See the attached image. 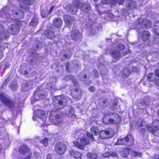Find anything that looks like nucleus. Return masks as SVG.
Here are the masks:
<instances>
[{
	"instance_id": "f257e3e1",
	"label": "nucleus",
	"mask_w": 159,
	"mask_h": 159,
	"mask_svg": "<svg viewBox=\"0 0 159 159\" xmlns=\"http://www.w3.org/2000/svg\"><path fill=\"white\" fill-rule=\"evenodd\" d=\"M67 100L66 98H61L60 96H58L53 98V104L55 110L52 111L49 114V118L52 125L57 124L61 120V116L58 112L56 111V110H61L64 107L67 103Z\"/></svg>"
},
{
	"instance_id": "f03ea898",
	"label": "nucleus",
	"mask_w": 159,
	"mask_h": 159,
	"mask_svg": "<svg viewBox=\"0 0 159 159\" xmlns=\"http://www.w3.org/2000/svg\"><path fill=\"white\" fill-rule=\"evenodd\" d=\"M121 120L120 116L116 113H107L102 118L103 122L105 124H116L120 123Z\"/></svg>"
},
{
	"instance_id": "7ed1b4c3",
	"label": "nucleus",
	"mask_w": 159,
	"mask_h": 159,
	"mask_svg": "<svg viewBox=\"0 0 159 159\" xmlns=\"http://www.w3.org/2000/svg\"><path fill=\"white\" fill-rule=\"evenodd\" d=\"M79 8H80L81 10L85 12H89L90 10V7L88 3H77L76 6L75 4L73 6L72 5L68 7V11H67L72 14H75L78 11V9Z\"/></svg>"
},
{
	"instance_id": "20e7f679",
	"label": "nucleus",
	"mask_w": 159,
	"mask_h": 159,
	"mask_svg": "<svg viewBox=\"0 0 159 159\" xmlns=\"http://www.w3.org/2000/svg\"><path fill=\"white\" fill-rule=\"evenodd\" d=\"M7 15L9 16H7L12 18V15L13 16L17 19H20L22 18L24 16V13L23 11L19 10H16L13 7H11L8 10Z\"/></svg>"
},
{
	"instance_id": "39448f33",
	"label": "nucleus",
	"mask_w": 159,
	"mask_h": 159,
	"mask_svg": "<svg viewBox=\"0 0 159 159\" xmlns=\"http://www.w3.org/2000/svg\"><path fill=\"white\" fill-rule=\"evenodd\" d=\"M147 128L154 136L159 137V120H154L152 125L148 124L146 126Z\"/></svg>"
},
{
	"instance_id": "423d86ee",
	"label": "nucleus",
	"mask_w": 159,
	"mask_h": 159,
	"mask_svg": "<svg viewBox=\"0 0 159 159\" xmlns=\"http://www.w3.org/2000/svg\"><path fill=\"white\" fill-rule=\"evenodd\" d=\"M133 137L131 135H128L125 138L118 139L117 143L118 144L129 146L133 143Z\"/></svg>"
},
{
	"instance_id": "0eeeda50",
	"label": "nucleus",
	"mask_w": 159,
	"mask_h": 159,
	"mask_svg": "<svg viewBox=\"0 0 159 159\" xmlns=\"http://www.w3.org/2000/svg\"><path fill=\"white\" fill-rule=\"evenodd\" d=\"M114 132L113 129H109L107 130H102L99 133V137L102 139L111 138L114 135Z\"/></svg>"
},
{
	"instance_id": "6e6552de",
	"label": "nucleus",
	"mask_w": 159,
	"mask_h": 159,
	"mask_svg": "<svg viewBox=\"0 0 159 159\" xmlns=\"http://www.w3.org/2000/svg\"><path fill=\"white\" fill-rule=\"evenodd\" d=\"M33 118L34 120L39 119L43 121H45L47 119V115L43 111H37L34 112Z\"/></svg>"
},
{
	"instance_id": "1a4fd4ad",
	"label": "nucleus",
	"mask_w": 159,
	"mask_h": 159,
	"mask_svg": "<svg viewBox=\"0 0 159 159\" xmlns=\"http://www.w3.org/2000/svg\"><path fill=\"white\" fill-rule=\"evenodd\" d=\"M66 148V145L63 143H58L55 146L54 150L57 154L61 155L65 153Z\"/></svg>"
},
{
	"instance_id": "9d476101",
	"label": "nucleus",
	"mask_w": 159,
	"mask_h": 159,
	"mask_svg": "<svg viewBox=\"0 0 159 159\" xmlns=\"http://www.w3.org/2000/svg\"><path fill=\"white\" fill-rule=\"evenodd\" d=\"M80 142L81 144L78 142H75L74 143V145L75 147L82 149L84 148V145H87L89 143V140L86 137H84L80 139Z\"/></svg>"
},
{
	"instance_id": "9b49d317",
	"label": "nucleus",
	"mask_w": 159,
	"mask_h": 159,
	"mask_svg": "<svg viewBox=\"0 0 159 159\" xmlns=\"http://www.w3.org/2000/svg\"><path fill=\"white\" fill-rule=\"evenodd\" d=\"M1 101L9 107L13 106V103L11 100V99L7 95L1 93L0 94Z\"/></svg>"
},
{
	"instance_id": "f8f14e48",
	"label": "nucleus",
	"mask_w": 159,
	"mask_h": 159,
	"mask_svg": "<svg viewBox=\"0 0 159 159\" xmlns=\"http://www.w3.org/2000/svg\"><path fill=\"white\" fill-rule=\"evenodd\" d=\"M141 19H139L136 22V23H138V27L139 28V26L143 28L148 29L150 28L152 25L151 23L148 20H143L142 22L140 23Z\"/></svg>"
},
{
	"instance_id": "ddd939ff",
	"label": "nucleus",
	"mask_w": 159,
	"mask_h": 159,
	"mask_svg": "<svg viewBox=\"0 0 159 159\" xmlns=\"http://www.w3.org/2000/svg\"><path fill=\"white\" fill-rule=\"evenodd\" d=\"M33 85V82L31 80L25 81L23 83L21 86V90L24 91L29 90Z\"/></svg>"
},
{
	"instance_id": "4468645a",
	"label": "nucleus",
	"mask_w": 159,
	"mask_h": 159,
	"mask_svg": "<svg viewBox=\"0 0 159 159\" xmlns=\"http://www.w3.org/2000/svg\"><path fill=\"white\" fill-rule=\"evenodd\" d=\"M63 18L67 26H70L72 24H73L75 22V20L73 18L71 17L68 15H64Z\"/></svg>"
},
{
	"instance_id": "2eb2a0df",
	"label": "nucleus",
	"mask_w": 159,
	"mask_h": 159,
	"mask_svg": "<svg viewBox=\"0 0 159 159\" xmlns=\"http://www.w3.org/2000/svg\"><path fill=\"white\" fill-rule=\"evenodd\" d=\"M32 2L31 0H20L19 1V4L21 7L25 9L27 7V6L31 4Z\"/></svg>"
},
{
	"instance_id": "dca6fc26",
	"label": "nucleus",
	"mask_w": 159,
	"mask_h": 159,
	"mask_svg": "<svg viewBox=\"0 0 159 159\" xmlns=\"http://www.w3.org/2000/svg\"><path fill=\"white\" fill-rule=\"evenodd\" d=\"M71 36L74 40H75L80 38L81 36V34L79 33L78 30L75 29L73 30L71 32Z\"/></svg>"
},
{
	"instance_id": "f3484780",
	"label": "nucleus",
	"mask_w": 159,
	"mask_h": 159,
	"mask_svg": "<svg viewBox=\"0 0 159 159\" xmlns=\"http://www.w3.org/2000/svg\"><path fill=\"white\" fill-rule=\"evenodd\" d=\"M18 26L16 25H11L9 27L8 31L11 34L14 35L18 33Z\"/></svg>"
},
{
	"instance_id": "a211bd4d",
	"label": "nucleus",
	"mask_w": 159,
	"mask_h": 159,
	"mask_svg": "<svg viewBox=\"0 0 159 159\" xmlns=\"http://www.w3.org/2000/svg\"><path fill=\"white\" fill-rule=\"evenodd\" d=\"M29 150V148L25 144H23L19 148V152L22 155H25Z\"/></svg>"
},
{
	"instance_id": "6ab92c4d",
	"label": "nucleus",
	"mask_w": 159,
	"mask_h": 159,
	"mask_svg": "<svg viewBox=\"0 0 159 159\" xmlns=\"http://www.w3.org/2000/svg\"><path fill=\"white\" fill-rule=\"evenodd\" d=\"M70 93L71 95L73 94V97L77 99H80L81 96L82 92L80 89H75L74 92L71 91Z\"/></svg>"
},
{
	"instance_id": "aec40b11",
	"label": "nucleus",
	"mask_w": 159,
	"mask_h": 159,
	"mask_svg": "<svg viewBox=\"0 0 159 159\" xmlns=\"http://www.w3.org/2000/svg\"><path fill=\"white\" fill-rule=\"evenodd\" d=\"M126 6L127 8L130 9H133L135 8L137 5L135 1H128L126 4Z\"/></svg>"
},
{
	"instance_id": "412c9836",
	"label": "nucleus",
	"mask_w": 159,
	"mask_h": 159,
	"mask_svg": "<svg viewBox=\"0 0 159 159\" xmlns=\"http://www.w3.org/2000/svg\"><path fill=\"white\" fill-rule=\"evenodd\" d=\"M62 23V20L59 18H55L53 22V25L57 28L60 27L61 26Z\"/></svg>"
},
{
	"instance_id": "4be33fe9",
	"label": "nucleus",
	"mask_w": 159,
	"mask_h": 159,
	"mask_svg": "<svg viewBox=\"0 0 159 159\" xmlns=\"http://www.w3.org/2000/svg\"><path fill=\"white\" fill-rule=\"evenodd\" d=\"M107 99L105 98H100L99 99L98 104L101 107H105L107 105Z\"/></svg>"
},
{
	"instance_id": "5701e85b",
	"label": "nucleus",
	"mask_w": 159,
	"mask_h": 159,
	"mask_svg": "<svg viewBox=\"0 0 159 159\" xmlns=\"http://www.w3.org/2000/svg\"><path fill=\"white\" fill-rule=\"evenodd\" d=\"M44 34L48 38L52 39L55 37L54 33L49 30H47L44 32Z\"/></svg>"
},
{
	"instance_id": "b1692460",
	"label": "nucleus",
	"mask_w": 159,
	"mask_h": 159,
	"mask_svg": "<svg viewBox=\"0 0 159 159\" xmlns=\"http://www.w3.org/2000/svg\"><path fill=\"white\" fill-rule=\"evenodd\" d=\"M147 98L146 97H145L144 98V101L143 102L141 103V104L143 106V107L142 108L143 109H146L147 108H148L149 107V106L150 105V101H149V99H148V100H147Z\"/></svg>"
},
{
	"instance_id": "393cba45",
	"label": "nucleus",
	"mask_w": 159,
	"mask_h": 159,
	"mask_svg": "<svg viewBox=\"0 0 159 159\" xmlns=\"http://www.w3.org/2000/svg\"><path fill=\"white\" fill-rule=\"evenodd\" d=\"M65 114L70 117L75 116L74 109L72 107H70L69 109L67 110L66 111Z\"/></svg>"
},
{
	"instance_id": "a878e982",
	"label": "nucleus",
	"mask_w": 159,
	"mask_h": 159,
	"mask_svg": "<svg viewBox=\"0 0 159 159\" xmlns=\"http://www.w3.org/2000/svg\"><path fill=\"white\" fill-rule=\"evenodd\" d=\"M69 153L71 156H73L75 158L80 157L81 156L80 152L73 150H70L69 151Z\"/></svg>"
},
{
	"instance_id": "bb28decb",
	"label": "nucleus",
	"mask_w": 159,
	"mask_h": 159,
	"mask_svg": "<svg viewBox=\"0 0 159 159\" xmlns=\"http://www.w3.org/2000/svg\"><path fill=\"white\" fill-rule=\"evenodd\" d=\"M47 93L43 90L41 91L38 94V97L39 99H43L47 96Z\"/></svg>"
},
{
	"instance_id": "cd10ccee",
	"label": "nucleus",
	"mask_w": 159,
	"mask_h": 159,
	"mask_svg": "<svg viewBox=\"0 0 159 159\" xmlns=\"http://www.w3.org/2000/svg\"><path fill=\"white\" fill-rule=\"evenodd\" d=\"M87 157L89 159H97L98 157V155L95 153H88Z\"/></svg>"
},
{
	"instance_id": "c85d7f7f",
	"label": "nucleus",
	"mask_w": 159,
	"mask_h": 159,
	"mask_svg": "<svg viewBox=\"0 0 159 159\" xmlns=\"http://www.w3.org/2000/svg\"><path fill=\"white\" fill-rule=\"evenodd\" d=\"M137 123L139 127H142L145 125V122L142 118H140L138 119Z\"/></svg>"
},
{
	"instance_id": "c756f323",
	"label": "nucleus",
	"mask_w": 159,
	"mask_h": 159,
	"mask_svg": "<svg viewBox=\"0 0 159 159\" xmlns=\"http://www.w3.org/2000/svg\"><path fill=\"white\" fill-rule=\"evenodd\" d=\"M130 153L131 154V150L127 148L123 150L122 152L121 155L123 157H127Z\"/></svg>"
},
{
	"instance_id": "7c9ffc66",
	"label": "nucleus",
	"mask_w": 159,
	"mask_h": 159,
	"mask_svg": "<svg viewBox=\"0 0 159 159\" xmlns=\"http://www.w3.org/2000/svg\"><path fill=\"white\" fill-rule=\"evenodd\" d=\"M142 36L143 40H148L150 37V33L148 31H143V32Z\"/></svg>"
},
{
	"instance_id": "2f4dec72",
	"label": "nucleus",
	"mask_w": 159,
	"mask_h": 159,
	"mask_svg": "<svg viewBox=\"0 0 159 159\" xmlns=\"http://www.w3.org/2000/svg\"><path fill=\"white\" fill-rule=\"evenodd\" d=\"M153 28L155 33L159 36V21L155 23Z\"/></svg>"
},
{
	"instance_id": "473e14b6",
	"label": "nucleus",
	"mask_w": 159,
	"mask_h": 159,
	"mask_svg": "<svg viewBox=\"0 0 159 159\" xmlns=\"http://www.w3.org/2000/svg\"><path fill=\"white\" fill-rule=\"evenodd\" d=\"M148 79L150 81H153L156 79V76L154 73H150L147 76Z\"/></svg>"
},
{
	"instance_id": "72a5a7b5",
	"label": "nucleus",
	"mask_w": 159,
	"mask_h": 159,
	"mask_svg": "<svg viewBox=\"0 0 159 159\" xmlns=\"http://www.w3.org/2000/svg\"><path fill=\"white\" fill-rule=\"evenodd\" d=\"M110 2L109 3L111 4H115L118 3L119 4H122L123 3L125 0H110Z\"/></svg>"
},
{
	"instance_id": "f704fd0d",
	"label": "nucleus",
	"mask_w": 159,
	"mask_h": 159,
	"mask_svg": "<svg viewBox=\"0 0 159 159\" xmlns=\"http://www.w3.org/2000/svg\"><path fill=\"white\" fill-rule=\"evenodd\" d=\"M38 19L36 17H34L30 22L29 25L30 26H34L37 24Z\"/></svg>"
},
{
	"instance_id": "c9c22d12",
	"label": "nucleus",
	"mask_w": 159,
	"mask_h": 159,
	"mask_svg": "<svg viewBox=\"0 0 159 159\" xmlns=\"http://www.w3.org/2000/svg\"><path fill=\"white\" fill-rule=\"evenodd\" d=\"M112 56L114 58H118L120 56V53L117 50L113 51L111 53Z\"/></svg>"
},
{
	"instance_id": "e433bc0d",
	"label": "nucleus",
	"mask_w": 159,
	"mask_h": 159,
	"mask_svg": "<svg viewBox=\"0 0 159 159\" xmlns=\"http://www.w3.org/2000/svg\"><path fill=\"white\" fill-rule=\"evenodd\" d=\"M130 71L128 68H125L123 70L122 75L124 77H127L129 75Z\"/></svg>"
},
{
	"instance_id": "4c0bfd02",
	"label": "nucleus",
	"mask_w": 159,
	"mask_h": 159,
	"mask_svg": "<svg viewBox=\"0 0 159 159\" xmlns=\"http://www.w3.org/2000/svg\"><path fill=\"white\" fill-rule=\"evenodd\" d=\"M90 130L91 133L95 135H97L99 133L98 130L95 127L91 128Z\"/></svg>"
},
{
	"instance_id": "58836bf2",
	"label": "nucleus",
	"mask_w": 159,
	"mask_h": 159,
	"mask_svg": "<svg viewBox=\"0 0 159 159\" xmlns=\"http://www.w3.org/2000/svg\"><path fill=\"white\" fill-rule=\"evenodd\" d=\"M98 67L99 69V70L100 71V73L103 78V79L104 80L103 75L105 73L103 72V71L102 70V69H101V67H102V69L103 68L104 69H105V68L104 66L102 64L101 65H98Z\"/></svg>"
},
{
	"instance_id": "ea45409f",
	"label": "nucleus",
	"mask_w": 159,
	"mask_h": 159,
	"mask_svg": "<svg viewBox=\"0 0 159 159\" xmlns=\"http://www.w3.org/2000/svg\"><path fill=\"white\" fill-rule=\"evenodd\" d=\"M131 154L132 156L134 157H141L142 153L138 152H135L131 150Z\"/></svg>"
},
{
	"instance_id": "a19ab883",
	"label": "nucleus",
	"mask_w": 159,
	"mask_h": 159,
	"mask_svg": "<svg viewBox=\"0 0 159 159\" xmlns=\"http://www.w3.org/2000/svg\"><path fill=\"white\" fill-rule=\"evenodd\" d=\"M48 138H45L44 139L40 141V143L44 146H47L48 145Z\"/></svg>"
},
{
	"instance_id": "79ce46f5",
	"label": "nucleus",
	"mask_w": 159,
	"mask_h": 159,
	"mask_svg": "<svg viewBox=\"0 0 159 159\" xmlns=\"http://www.w3.org/2000/svg\"><path fill=\"white\" fill-rule=\"evenodd\" d=\"M98 32V27H96L95 28H93V26L91 30V33L93 34H96Z\"/></svg>"
},
{
	"instance_id": "37998d69",
	"label": "nucleus",
	"mask_w": 159,
	"mask_h": 159,
	"mask_svg": "<svg viewBox=\"0 0 159 159\" xmlns=\"http://www.w3.org/2000/svg\"><path fill=\"white\" fill-rule=\"evenodd\" d=\"M92 75L96 78L98 77L99 74L97 70L94 69L92 71Z\"/></svg>"
},
{
	"instance_id": "c03bdc74",
	"label": "nucleus",
	"mask_w": 159,
	"mask_h": 159,
	"mask_svg": "<svg viewBox=\"0 0 159 159\" xmlns=\"http://www.w3.org/2000/svg\"><path fill=\"white\" fill-rule=\"evenodd\" d=\"M87 134L88 137L92 141H95V139L92 134L89 133H87Z\"/></svg>"
},
{
	"instance_id": "a18cd8bd",
	"label": "nucleus",
	"mask_w": 159,
	"mask_h": 159,
	"mask_svg": "<svg viewBox=\"0 0 159 159\" xmlns=\"http://www.w3.org/2000/svg\"><path fill=\"white\" fill-rule=\"evenodd\" d=\"M110 2V0H102L101 3L102 4H105L109 3Z\"/></svg>"
},
{
	"instance_id": "49530a36",
	"label": "nucleus",
	"mask_w": 159,
	"mask_h": 159,
	"mask_svg": "<svg viewBox=\"0 0 159 159\" xmlns=\"http://www.w3.org/2000/svg\"><path fill=\"white\" fill-rule=\"evenodd\" d=\"M47 15V13L45 11H42L41 12V15L43 18H45Z\"/></svg>"
},
{
	"instance_id": "de8ad7c7",
	"label": "nucleus",
	"mask_w": 159,
	"mask_h": 159,
	"mask_svg": "<svg viewBox=\"0 0 159 159\" xmlns=\"http://www.w3.org/2000/svg\"><path fill=\"white\" fill-rule=\"evenodd\" d=\"M125 48L124 46L122 44H120L119 46L117 47V49H118L119 50H121Z\"/></svg>"
},
{
	"instance_id": "09e8293b",
	"label": "nucleus",
	"mask_w": 159,
	"mask_h": 159,
	"mask_svg": "<svg viewBox=\"0 0 159 159\" xmlns=\"http://www.w3.org/2000/svg\"><path fill=\"white\" fill-rule=\"evenodd\" d=\"M34 152L36 157L38 159H39V158L40 157V154L36 152Z\"/></svg>"
},
{
	"instance_id": "8fccbe9b",
	"label": "nucleus",
	"mask_w": 159,
	"mask_h": 159,
	"mask_svg": "<svg viewBox=\"0 0 159 159\" xmlns=\"http://www.w3.org/2000/svg\"><path fill=\"white\" fill-rule=\"evenodd\" d=\"M86 72H87V73H88L87 75H84V79H85L86 78L87 76H88V77H89L91 75L90 73L89 72V71L88 70H86Z\"/></svg>"
},
{
	"instance_id": "3c124183",
	"label": "nucleus",
	"mask_w": 159,
	"mask_h": 159,
	"mask_svg": "<svg viewBox=\"0 0 159 159\" xmlns=\"http://www.w3.org/2000/svg\"><path fill=\"white\" fill-rule=\"evenodd\" d=\"M95 88L93 86L90 87L89 88V90L91 92H93L95 90Z\"/></svg>"
},
{
	"instance_id": "603ef678",
	"label": "nucleus",
	"mask_w": 159,
	"mask_h": 159,
	"mask_svg": "<svg viewBox=\"0 0 159 159\" xmlns=\"http://www.w3.org/2000/svg\"><path fill=\"white\" fill-rule=\"evenodd\" d=\"M103 156L104 157H107L110 156V154L108 152H106L103 154Z\"/></svg>"
},
{
	"instance_id": "864d4df0",
	"label": "nucleus",
	"mask_w": 159,
	"mask_h": 159,
	"mask_svg": "<svg viewBox=\"0 0 159 159\" xmlns=\"http://www.w3.org/2000/svg\"><path fill=\"white\" fill-rule=\"evenodd\" d=\"M155 73L156 74V75L157 77H159V70H156L155 71Z\"/></svg>"
},
{
	"instance_id": "5fc2aeb1",
	"label": "nucleus",
	"mask_w": 159,
	"mask_h": 159,
	"mask_svg": "<svg viewBox=\"0 0 159 159\" xmlns=\"http://www.w3.org/2000/svg\"><path fill=\"white\" fill-rule=\"evenodd\" d=\"M73 83L74 85L75 86H76L77 84V82L75 80H73Z\"/></svg>"
},
{
	"instance_id": "6e6d98bb",
	"label": "nucleus",
	"mask_w": 159,
	"mask_h": 159,
	"mask_svg": "<svg viewBox=\"0 0 159 159\" xmlns=\"http://www.w3.org/2000/svg\"><path fill=\"white\" fill-rule=\"evenodd\" d=\"M117 155V153L115 152H113L111 154V157H116Z\"/></svg>"
},
{
	"instance_id": "4d7b16f0",
	"label": "nucleus",
	"mask_w": 159,
	"mask_h": 159,
	"mask_svg": "<svg viewBox=\"0 0 159 159\" xmlns=\"http://www.w3.org/2000/svg\"><path fill=\"white\" fill-rule=\"evenodd\" d=\"M3 56V52L0 51V60L2 59Z\"/></svg>"
},
{
	"instance_id": "13d9d810",
	"label": "nucleus",
	"mask_w": 159,
	"mask_h": 159,
	"mask_svg": "<svg viewBox=\"0 0 159 159\" xmlns=\"http://www.w3.org/2000/svg\"><path fill=\"white\" fill-rule=\"evenodd\" d=\"M84 0H76V1H75L76 3H73V5H74V4H75V5L76 6V4L77 3H80L79 2L81 1H83Z\"/></svg>"
},
{
	"instance_id": "bf43d9fd",
	"label": "nucleus",
	"mask_w": 159,
	"mask_h": 159,
	"mask_svg": "<svg viewBox=\"0 0 159 159\" xmlns=\"http://www.w3.org/2000/svg\"><path fill=\"white\" fill-rule=\"evenodd\" d=\"M47 159H51V155L50 154H48L47 155Z\"/></svg>"
},
{
	"instance_id": "052dcab7",
	"label": "nucleus",
	"mask_w": 159,
	"mask_h": 159,
	"mask_svg": "<svg viewBox=\"0 0 159 159\" xmlns=\"http://www.w3.org/2000/svg\"><path fill=\"white\" fill-rule=\"evenodd\" d=\"M156 84L157 85L159 86V79L157 80L156 81Z\"/></svg>"
},
{
	"instance_id": "680f3d73",
	"label": "nucleus",
	"mask_w": 159,
	"mask_h": 159,
	"mask_svg": "<svg viewBox=\"0 0 159 159\" xmlns=\"http://www.w3.org/2000/svg\"><path fill=\"white\" fill-rule=\"evenodd\" d=\"M154 158L156 159H159V155H156L154 156Z\"/></svg>"
},
{
	"instance_id": "e2e57ef3",
	"label": "nucleus",
	"mask_w": 159,
	"mask_h": 159,
	"mask_svg": "<svg viewBox=\"0 0 159 159\" xmlns=\"http://www.w3.org/2000/svg\"><path fill=\"white\" fill-rule=\"evenodd\" d=\"M54 6H52L50 9V10H49V13H50L53 10V9H54Z\"/></svg>"
},
{
	"instance_id": "0e129e2a",
	"label": "nucleus",
	"mask_w": 159,
	"mask_h": 159,
	"mask_svg": "<svg viewBox=\"0 0 159 159\" xmlns=\"http://www.w3.org/2000/svg\"><path fill=\"white\" fill-rule=\"evenodd\" d=\"M30 155H29L27 157H26L25 159H30Z\"/></svg>"
},
{
	"instance_id": "69168bd1",
	"label": "nucleus",
	"mask_w": 159,
	"mask_h": 159,
	"mask_svg": "<svg viewBox=\"0 0 159 159\" xmlns=\"http://www.w3.org/2000/svg\"><path fill=\"white\" fill-rule=\"evenodd\" d=\"M157 147L158 149H159V142L158 143L157 145Z\"/></svg>"
},
{
	"instance_id": "338daca9",
	"label": "nucleus",
	"mask_w": 159,
	"mask_h": 159,
	"mask_svg": "<svg viewBox=\"0 0 159 159\" xmlns=\"http://www.w3.org/2000/svg\"><path fill=\"white\" fill-rule=\"evenodd\" d=\"M74 159H82L81 157H78L75 158Z\"/></svg>"
},
{
	"instance_id": "774afa93",
	"label": "nucleus",
	"mask_w": 159,
	"mask_h": 159,
	"mask_svg": "<svg viewBox=\"0 0 159 159\" xmlns=\"http://www.w3.org/2000/svg\"><path fill=\"white\" fill-rule=\"evenodd\" d=\"M157 115L159 117V110H158V111H157Z\"/></svg>"
}]
</instances>
